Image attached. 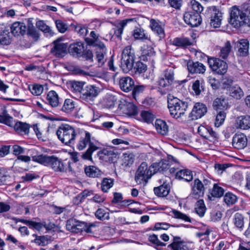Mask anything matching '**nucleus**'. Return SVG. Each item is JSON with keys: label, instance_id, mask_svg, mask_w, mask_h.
Returning a JSON list of instances; mask_svg holds the SVG:
<instances>
[{"label": "nucleus", "instance_id": "obj_1", "mask_svg": "<svg viewBox=\"0 0 250 250\" xmlns=\"http://www.w3.org/2000/svg\"><path fill=\"white\" fill-rule=\"evenodd\" d=\"M100 142L94 138H92L89 132L83 130L80 133V138L76 145L77 149L83 150L88 147L86 150L81 156L83 159L92 160L93 153L100 149Z\"/></svg>", "mask_w": 250, "mask_h": 250}, {"label": "nucleus", "instance_id": "obj_2", "mask_svg": "<svg viewBox=\"0 0 250 250\" xmlns=\"http://www.w3.org/2000/svg\"><path fill=\"white\" fill-rule=\"evenodd\" d=\"M32 160L45 166H49L56 171L63 172L65 167L61 159L54 156L41 154L32 157Z\"/></svg>", "mask_w": 250, "mask_h": 250}, {"label": "nucleus", "instance_id": "obj_3", "mask_svg": "<svg viewBox=\"0 0 250 250\" xmlns=\"http://www.w3.org/2000/svg\"><path fill=\"white\" fill-rule=\"evenodd\" d=\"M249 4H244L242 7L232 6L229 11V23L235 28H238L244 25V22L249 10Z\"/></svg>", "mask_w": 250, "mask_h": 250}, {"label": "nucleus", "instance_id": "obj_4", "mask_svg": "<svg viewBox=\"0 0 250 250\" xmlns=\"http://www.w3.org/2000/svg\"><path fill=\"white\" fill-rule=\"evenodd\" d=\"M77 134L73 126L66 124L61 125L56 131L58 139L62 143L69 146L74 144Z\"/></svg>", "mask_w": 250, "mask_h": 250}, {"label": "nucleus", "instance_id": "obj_5", "mask_svg": "<svg viewBox=\"0 0 250 250\" xmlns=\"http://www.w3.org/2000/svg\"><path fill=\"white\" fill-rule=\"evenodd\" d=\"M136 56L135 51L131 45L126 46L122 51L121 67L127 73L133 68Z\"/></svg>", "mask_w": 250, "mask_h": 250}, {"label": "nucleus", "instance_id": "obj_6", "mask_svg": "<svg viewBox=\"0 0 250 250\" xmlns=\"http://www.w3.org/2000/svg\"><path fill=\"white\" fill-rule=\"evenodd\" d=\"M188 106V103L174 98L168 100V107L171 115L178 118L183 115Z\"/></svg>", "mask_w": 250, "mask_h": 250}, {"label": "nucleus", "instance_id": "obj_7", "mask_svg": "<svg viewBox=\"0 0 250 250\" xmlns=\"http://www.w3.org/2000/svg\"><path fill=\"white\" fill-rule=\"evenodd\" d=\"M153 173V168L151 166L148 167L147 164L142 163L139 167L135 174V180L138 184L146 183L147 180L151 178Z\"/></svg>", "mask_w": 250, "mask_h": 250}, {"label": "nucleus", "instance_id": "obj_8", "mask_svg": "<svg viewBox=\"0 0 250 250\" xmlns=\"http://www.w3.org/2000/svg\"><path fill=\"white\" fill-rule=\"evenodd\" d=\"M99 92L98 87L93 85H88L82 90L80 98L84 102H93Z\"/></svg>", "mask_w": 250, "mask_h": 250}, {"label": "nucleus", "instance_id": "obj_9", "mask_svg": "<svg viewBox=\"0 0 250 250\" xmlns=\"http://www.w3.org/2000/svg\"><path fill=\"white\" fill-rule=\"evenodd\" d=\"M208 63L211 70L218 74L223 75L227 71V63L219 58H209Z\"/></svg>", "mask_w": 250, "mask_h": 250}, {"label": "nucleus", "instance_id": "obj_10", "mask_svg": "<svg viewBox=\"0 0 250 250\" xmlns=\"http://www.w3.org/2000/svg\"><path fill=\"white\" fill-rule=\"evenodd\" d=\"M191 243L183 240L180 237L173 236L172 242L168 246L172 250H192Z\"/></svg>", "mask_w": 250, "mask_h": 250}, {"label": "nucleus", "instance_id": "obj_11", "mask_svg": "<svg viewBox=\"0 0 250 250\" xmlns=\"http://www.w3.org/2000/svg\"><path fill=\"white\" fill-rule=\"evenodd\" d=\"M185 22L191 27H196L200 25L202 21L201 17L198 13L193 11L185 12L184 15Z\"/></svg>", "mask_w": 250, "mask_h": 250}, {"label": "nucleus", "instance_id": "obj_12", "mask_svg": "<svg viewBox=\"0 0 250 250\" xmlns=\"http://www.w3.org/2000/svg\"><path fill=\"white\" fill-rule=\"evenodd\" d=\"M207 112V108L205 104L197 103L195 104L188 117L191 120H197L204 116Z\"/></svg>", "mask_w": 250, "mask_h": 250}, {"label": "nucleus", "instance_id": "obj_13", "mask_svg": "<svg viewBox=\"0 0 250 250\" xmlns=\"http://www.w3.org/2000/svg\"><path fill=\"white\" fill-rule=\"evenodd\" d=\"M53 46L50 53L57 58H62L67 53V45L60 41H55L53 42Z\"/></svg>", "mask_w": 250, "mask_h": 250}, {"label": "nucleus", "instance_id": "obj_14", "mask_svg": "<svg viewBox=\"0 0 250 250\" xmlns=\"http://www.w3.org/2000/svg\"><path fill=\"white\" fill-rule=\"evenodd\" d=\"M191 192L190 195L195 199L203 196L205 189L202 184V181L198 178L195 179L191 185Z\"/></svg>", "mask_w": 250, "mask_h": 250}, {"label": "nucleus", "instance_id": "obj_15", "mask_svg": "<svg viewBox=\"0 0 250 250\" xmlns=\"http://www.w3.org/2000/svg\"><path fill=\"white\" fill-rule=\"evenodd\" d=\"M247 138L244 134H236L232 138V146L238 149H243L247 145Z\"/></svg>", "mask_w": 250, "mask_h": 250}, {"label": "nucleus", "instance_id": "obj_16", "mask_svg": "<svg viewBox=\"0 0 250 250\" xmlns=\"http://www.w3.org/2000/svg\"><path fill=\"white\" fill-rule=\"evenodd\" d=\"M11 32L14 36H23L26 32V26L24 23L16 21L10 26Z\"/></svg>", "mask_w": 250, "mask_h": 250}, {"label": "nucleus", "instance_id": "obj_17", "mask_svg": "<svg viewBox=\"0 0 250 250\" xmlns=\"http://www.w3.org/2000/svg\"><path fill=\"white\" fill-rule=\"evenodd\" d=\"M235 47L238 48V55L246 56L249 53V42L247 40H240L234 42V48Z\"/></svg>", "mask_w": 250, "mask_h": 250}, {"label": "nucleus", "instance_id": "obj_18", "mask_svg": "<svg viewBox=\"0 0 250 250\" xmlns=\"http://www.w3.org/2000/svg\"><path fill=\"white\" fill-rule=\"evenodd\" d=\"M84 48V44L83 42H77L69 45L68 52L73 57L79 58L82 56Z\"/></svg>", "mask_w": 250, "mask_h": 250}, {"label": "nucleus", "instance_id": "obj_19", "mask_svg": "<svg viewBox=\"0 0 250 250\" xmlns=\"http://www.w3.org/2000/svg\"><path fill=\"white\" fill-rule=\"evenodd\" d=\"M187 66L189 72L191 74H203L206 71V66L199 62H189Z\"/></svg>", "mask_w": 250, "mask_h": 250}, {"label": "nucleus", "instance_id": "obj_20", "mask_svg": "<svg viewBox=\"0 0 250 250\" xmlns=\"http://www.w3.org/2000/svg\"><path fill=\"white\" fill-rule=\"evenodd\" d=\"M119 85L123 91L127 92L132 90L134 82L133 79L129 77H122L119 81Z\"/></svg>", "mask_w": 250, "mask_h": 250}, {"label": "nucleus", "instance_id": "obj_21", "mask_svg": "<svg viewBox=\"0 0 250 250\" xmlns=\"http://www.w3.org/2000/svg\"><path fill=\"white\" fill-rule=\"evenodd\" d=\"M212 106L216 111H225L229 107L228 100L222 96L216 98L213 102Z\"/></svg>", "mask_w": 250, "mask_h": 250}, {"label": "nucleus", "instance_id": "obj_22", "mask_svg": "<svg viewBox=\"0 0 250 250\" xmlns=\"http://www.w3.org/2000/svg\"><path fill=\"white\" fill-rule=\"evenodd\" d=\"M198 132L202 137L209 140L216 138L217 134L209 126L201 125L198 127Z\"/></svg>", "mask_w": 250, "mask_h": 250}, {"label": "nucleus", "instance_id": "obj_23", "mask_svg": "<svg viewBox=\"0 0 250 250\" xmlns=\"http://www.w3.org/2000/svg\"><path fill=\"white\" fill-rule=\"evenodd\" d=\"M14 128L15 131L21 135H27L29 133L30 125L28 124L21 121L13 123Z\"/></svg>", "mask_w": 250, "mask_h": 250}, {"label": "nucleus", "instance_id": "obj_24", "mask_svg": "<svg viewBox=\"0 0 250 250\" xmlns=\"http://www.w3.org/2000/svg\"><path fill=\"white\" fill-rule=\"evenodd\" d=\"M93 226L91 225H88L87 223L85 222H80L75 226L71 227L70 225L68 224V222H67L66 227L68 229H71L73 231L80 232V231H85L87 233H90L92 232L91 231V227Z\"/></svg>", "mask_w": 250, "mask_h": 250}, {"label": "nucleus", "instance_id": "obj_25", "mask_svg": "<svg viewBox=\"0 0 250 250\" xmlns=\"http://www.w3.org/2000/svg\"><path fill=\"white\" fill-rule=\"evenodd\" d=\"M0 123L10 126H13L14 123L13 118L7 114L6 108L2 105H0Z\"/></svg>", "mask_w": 250, "mask_h": 250}, {"label": "nucleus", "instance_id": "obj_26", "mask_svg": "<svg viewBox=\"0 0 250 250\" xmlns=\"http://www.w3.org/2000/svg\"><path fill=\"white\" fill-rule=\"evenodd\" d=\"M170 189L169 183L164 181L162 185L154 188V192L157 196L166 197L168 194Z\"/></svg>", "mask_w": 250, "mask_h": 250}, {"label": "nucleus", "instance_id": "obj_27", "mask_svg": "<svg viewBox=\"0 0 250 250\" xmlns=\"http://www.w3.org/2000/svg\"><path fill=\"white\" fill-rule=\"evenodd\" d=\"M150 22V26L152 30L156 33L160 38H164L165 36L164 26L159 21L154 19H151Z\"/></svg>", "mask_w": 250, "mask_h": 250}, {"label": "nucleus", "instance_id": "obj_28", "mask_svg": "<svg viewBox=\"0 0 250 250\" xmlns=\"http://www.w3.org/2000/svg\"><path fill=\"white\" fill-rule=\"evenodd\" d=\"M169 166L168 161L163 159L158 163H153L151 165V168H153V173L155 174L157 172H162L166 171L168 170Z\"/></svg>", "mask_w": 250, "mask_h": 250}, {"label": "nucleus", "instance_id": "obj_29", "mask_svg": "<svg viewBox=\"0 0 250 250\" xmlns=\"http://www.w3.org/2000/svg\"><path fill=\"white\" fill-rule=\"evenodd\" d=\"M236 126L242 129H248L250 128V116H241L236 120Z\"/></svg>", "mask_w": 250, "mask_h": 250}, {"label": "nucleus", "instance_id": "obj_30", "mask_svg": "<svg viewBox=\"0 0 250 250\" xmlns=\"http://www.w3.org/2000/svg\"><path fill=\"white\" fill-rule=\"evenodd\" d=\"M222 18V13L219 11L215 10L210 17V26L215 28L219 27L221 24Z\"/></svg>", "mask_w": 250, "mask_h": 250}, {"label": "nucleus", "instance_id": "obj_31", "mask_svg": "<svg viewBox=\"0 0 250 250\" xmlns=\"http://www.w3.org/2000/svg\"><path fill=\"white\" fill-rule=\"evenodd\" d=\"M123 112L129 116L136 115L138 113L137 107L132 103H126L120 105Z\"/></svg>", "mask_w": 250, "mask_h": 250}, {"label": "nucleus", "instance_id": "obj_32", "mask_svg": "<svg viewBox=\"0 0 250 250\" xmlns=\"http://www.w3.org/2000/svg\"><path fill=\"white\" fill-rule=\"evenodd\" d=\"M176 179L190 182L193 179L192 172L188 169H180L176 173Z\"/></svg>", "mask_w": 250, "mask_h": 250}, {"label": "nucleus", "instance_id": "obj_33", "mask_svg": "<svg viewBox=\"0 0 250 250\" xmlns=\"http://www.w3.org/2000/svg\"><path fill=\"white\" fill-rule=\"evenodd\" d=\"M132 35L135 40H150L147 34L145 32L144 29L141 27H135L132 31Z\"/></svg>", "mask_w": 250, "mask_h": 250}, {"label": "nucleus", "instance_id": "obj_34", "mask_svg": "<svg viewBox=\"0 0 250 250\" xmlns=\"http://www.w3.org/2000/svg\"><path fill=\"white\" fill-rule=\"evenodd\" d=\"M46 100L47 104L53 107L58 106L59 104L58 95L54 90H51L48 93Z\"/></svg>", "mask_w": 250, "mask_h": 250}, {"label": "nucleus", "instance_id": "obj_35", "mask_svg": "<svg viewBox=\"0 0 250 250\" xmlns=\"http://www.w3.org/2000/svg\"><path fill=\"white\" fill-rule=\"evenodd\" d=\"M99 158L103 160L109 159L116 156V153L113 148H104L98 153Z\"/></svg>", "mask_w": 250, "mask_h": 250}, {"label": "nucleus", "instance_id": "obj_36", "mask_svg": "<svg viewBox=\"0 0 250 250\" xmlns=\"http://www.w3.org/2000/svg\"><path fill=\"white\" fill-rule=\"evenodd\" d=\"M84 172L86 176L91 178L100 177L103 175L101 170L93 166L86 167Z\"/></svg>", "mask_w": 250, "mask_h": 250}, {"label": "nucleus", "instance_id": "obj_37", "mask_svg": "<svg viewBox=\"0 0 250 250\" xmlns=\"http://www.w3.org/2000/svg\"><path fill=\"white\" fill-rule=\"evenodd\" d=\"M155 126L158 133L163 135L167 134L168 127L167 123L161 119H157L155 122Z\"/></svg>", "mask_w": 250, "mask_h": 250}, {"label": "nucleus", "instance_id": "obj_38", "mask_svg": "<svg viewBox=\"0 0 250 250\" xmlns=\"http://www.w3.org/2000/svg\"><path fill=\"white\" fill-rule=\"evenodd\" d=\"M224 192L225 190L222 187H219L217 184H213V188L209 191L208 198L210 200H212V197H221L223 195Z\"/></svg>", "mask_w": 250, "mask_h": 250}, {"label": "nucleus", "instance_id": "obj_39", "mask_svg": "<svg viewBox=\"0 0 250 250\" xmlns=\"http://www.w3.org/2000/svg\"><path fill=\"white\" fill-rule=\"evenodd\" d=\"M76 103L72 99H66L65 100L62 107V110L66 113H71L75 109Z\"/></svg>", "mask_w": 250, "mask_h": 250}, {"label": "nucleus", "instance_id": "obj_40", "mask_svg": "<svg viewBox=\"0 0 250 250\" xmlns=\"http://www.w3.org/2000/svg\"><path fill=\"white\" fill-rule=\"evenodd\" d=\"M132 20L131 19H125L117 23L114 30V35L119 38H121L125 27L128 22L132 21Z\"/></svg>", "mask_w": 250, "mask_h": 250}, {"label": "nucleus", "instance_id": "obj_41", "mask_svg": "<svg viewBox=\"0 0 250 250\" xmlns=\"http://www.w3.org/2000/svg\"><path fill=\"white\" fill-rule=\"evenodd\" d=\"M172 44L178 47H186L190 45L192 43L191 41L187 38H175L172 42Z\"/></svg>", "mask_w": 250, "mask_h": 250}, {"label": "nucleus", "instance_id": "obj_42", "mask_svg": "<svg viewBox=\"0 0 250 250\" xmlns=\"http://www.w3.org/2000/svg\"><path fill=\"white\" fill-rule=\"evenodd\" d=\"M85 83L82 81H72L70 82V86L71 90L75 93H78L81 96Z\"/></svg>", "mask_w": 250, "mask_h": 250}, {"label": "nucleus", "instance_id": "obj_43", "mask_svg": "<svg viewBox=\"0 0 250 250\" xmlns=\"http://www.w3.org/2000/svg\"><path fill=\"white\" fill-rule=\"evenodd\" d=\"M85 41L87 44L97 47V50L104 49L106 48L105 45L100 41L99 37L95 39L94 40L86 38H85Z\"/></svg>", "mask_w": 250, "mask_h": 250}, {"label": "nucleus", "instance_id": "obj_44", "mask_svg": "<svg viewBox=\"0 0 250 250\" xmlns=\"http://www.w3.org/2000/svg\"><path fill=\"white\" fill-rule=\"evenodd\" d=\"M229 95L236 99H240L244 95L242 89L237 85L229 88Z\"/></svg>", "mask_w": 250, "mask_h": 250}, {"label": "nucleus", "instance_id": "obj_45", "mask_svg": "<svg viewBox=\"0 0 250 250\" xmlns=\"http://www.w3.org/2000/svg\"><path fill=\"white\" fill-rule=\"evenodd\" d=\"M195 210L200 217L204 216L206 211V207L203 200L200 199L197 201L195 205Z\"/></svg>", "mask_w": 250, "mask_h": 250}, {"label": "nucleus", "instance_id": "obj_46", "mask_svg": "<svg viewBox=\"0 0 250 250\" xmlns=\"http://www.w3.org/2000/svg\"><path fill=\"white\" fill-rule=\"evenodd\" d=\"M11 42L10 34L8 30H4L0 33V44L7 45Z\"/></svg>", "mask_w": 250, "mask_h": 250}, {"label": "nucleus", "instance_id": "obj_47", "mask_svg": "<svg viewBox=\"0 0 250 250\" xmlns=\"http://www.w3.org/2000/svg\"><path fill=\"white\" fill-rule=\"evenodd\" d=\"M231 49V45L230 42L229 41H227L220 49V56L224 59L227 58L230 52Z\"/></svg>", "mask_w": 250, "mask_h": 250}, {"label": "nucleus", "instance_id": "obj_48", "mask_svg": "<svg viewBox=\"0 0 250 250\" xmlns=\"http://www.w3.org/2000/svg\"><path fill=\"white\" fill-rule=\"evenodd\" d=\"M141 51L143 57H152L155 54L153 47L148 44H144L141 48Z\"/></svg>", "mask_w": 250, "mask_h": 250}, {"label": "nucleus", "instance_id": "obj_49", "mask_svg": "<svg viewBox=\"0 0 250 250\" xmlns=\"http://www.w3.org/2000/svg\"><path fill=\"white\" fill-rule=\"evenodd\" d=\"M36 26L39 29L47 35L52 36L54 34L50 27L47 25L43 21H40L36 22Z\"/></svg>", "mask_w": 250, "mask_h": 250}, {"label": "nucleus", "instance_id": "obj_50", "mask_svg": "<svg viewBox=\"0 0 250 250\" xmlns=\"http://www.w3.org/2000/svg\"><path fill=\"white\" fill-rule=\"evenodd\" d=\"M233 222L235 226L240 230H242L244 226V217L243 215L237 212L233 216Z\"/></svg>", "mask_w": 250, "mask_h": 250}, {"label": "nucleus", "instance_id": "obj_51", "mask_svg": "<svg viewBox=\"0 0 250 250\" xmlns=\"http://www.w3.org/2000/svg\"><path fill=\"white\" fill-rule=\"evenodd\" d=\"M113 180L111 178H104L101 183V189L104 192H106L113 186Z\"/></svg>", "mask_w": 250, "mask_h": 250}, {"label": "nucleus", "instance_id": "obj_52", "mask_svg": "<svg viewBox=\"0 0 250 250\" xmlns=\"http://www.w3.org/2000/svg\"><path fill=\"white\" fill-rule=\"evenodd\" d=\"M107 209L100 208L95 212L96 217L99 220H108L109 219V213L106 211Z\"/></svg>", "mask_w": 250, "mask_h": 250}, {"label": "nucleus", "instance_id": "obj_53", "mask_svg": "<svg viewBox=\"0 0 250 250\" xmlns=\"http://www.w3.org/2000/svg\"><path fill=\"white\" fill-rule=\"evenodd\" d=\"M116 98L113 95H108L104 100V104L107 108L113 107L116 102Z\"/></svg>", "mask_w": 250, "mask_h": 250}, {"label": "nucleus", "instance_id": "obj_54", "mask_svg": "<svg viewBox=\"0 0 250 250\" xmlns=\"http://www.w3.org/2000/svg\"><path fill=\"white\" fill-rule=\"evenodd\" d=\"M226 117V113L225 111H220L217 114L215 121V125L216 127H219L221 125Z\"/></svg>", "mask_w": 250, "mask_h": 250}, {"label": "nucleus", "instance_id": "obj_55", "mask_svg": "<svg viewBox=\"0 0 250 250\" xmlns=\"http://www.w3.org/2000/svg\"><path fill=\"white\" fill-rule=\"evenodd\" d=\"M140 116L142 120L147 123H151L154 118V115L150 111H142L141 112Z\"/></svg>", "mask_w": 250, "mask_h": 250}, {"label": "nucleus", "instance_id": "obj_56", "mask_svg": "<svg viewBox=\"0 0 250 250\" xmlns=\"http://www.w3.org/2000/svg\"><path fill=\"white\" fill-rule=\"evenodd\" d=\"M106 48L104 49L97 50L96 59L99 65H102L105 61L104 56L106 54Z\"/></svg>", "mask_w": 250, "mask_h": 250}, {"label": "nucleus", "instance_id": "obj_57", "mask_svg": "<svg viewBox=\"0 0 250 250\" xmlns=\"http://www.w3.org/2000/svg\"><path fill=\"white\" fill-rule=\"evenodd\" d=\"M224 201L228 205H232L236 203L237 197L230 192H228L224 197Z\"/></svg>", "mask_w": 250, "mask_h": 250}, {"label": "nucleus", "instance_id": "obj_58", "mask_svg": "<svg viewBox=\"0 0 250 250\" xmlns=\"http://www.w3.org/2000/svg\"><path fill=\"white\" fill-rule=\"evenodd\" d=\"M29 88L31 92L36 96L41 95L43 90L42 86L38 84L30 86Z\"/></svg>", "mask_w": 250, "mask_h": 250}, {"label": "nucleus", "instance_id": "obj_59", "mask_svg": "<svg viewBox=\"0 0 250 250\" xmlns=\"http://www.w3.org/2000/svg\"><path fill=\"white\" fill-rule=\"evenodd\" d=\"M149 241L154 245V247L156 248L158 246H165L166 244L165 243L162 242L160 241L157 235L155 234H152L149 236L148 237Z\"/></svg>", "mask_w": 250, "mask_h": 250}, {"label": "nucleus", "instance_id": "obj_60", "mask_svg": "<svg viewBox=\"0 0 250 250\" xmlns=\"http://www.w3.org/2000/svg\"><path fill=\"white\" fill-rule=\"evenodd\" d=\"M172 212L174 216V217L177 219H182L186 222H190L191 219L187 215L175 209L172 210Z\"/></svg>", "mask_w": 250, "mask_h": 250}, {"label": "nucleus", "instance_id": "obj_61", "mask_svg": "<svg viewBox=\"0 0 250 250\" xmlns=\"http://www.w3.org/2000/svg\"><path fill=\"white\" fill-rule=\"evenodd\" d=\"M190 3L192 6L193 12L198 13L200 14L203 10V7L201 4L195 0H191Z\"/></svg>", "mask_w": 250, "mask_h": 250}, {"label": "nucleus", "instance_id": "obj_62", "mask_svg": "<svg viewBox=\"0 0 250 250\" xmlns=\"http://www.w3.org/2000/svg\"><path fill=\"white\" fill-rule=\"evenodd\" d=\"M146 65L141 62H137L134 67L135 73H138V74L145 72L146 70Z\"/></svg>", "mask_w": 250, "mask_h": 250}, {"label": "nucleus", "instance_id": "obj_63", "mask_svg": "<svg viewBox=\"0 0 250 250\" xmlns=\"http://www.w3.org/2000/svg\"><path fill=\"white\" fill-rule=\"evenodd\" d=\"M174 69L172 68H168L166 69L164 72V75L163 77H165L166 79L172 82H173L174 80Z\"/></svg>", "mask_w": 250, "mask_h": 250}, {"label": "nucleus", "instance_id": "obj_64", "mask_svg": "<svg viewBox=\"0 0 250 250\" xmlns=\"http://www.w3.org/2000/svg\"><path fill=\"white\" fill-rule=\"evenodd\" d=\"M88 192L84 191L81 194L78 195L73 199V203L76 205L81 204L83 200L88 195Z\"/></svg>", "mask_w": 250, "mask_h": 250}]
</instances>
